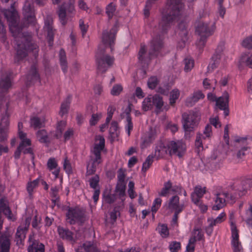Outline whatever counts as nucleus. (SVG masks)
<instances>
[{
	"mask_svg": "<svg viewBox=\"0 0 252 252\" xmlns=\"http://www.w3.org/2000/svg\"><path fill=\"white\" fill-rule=\"evenodd\" d=\"M4 14L9 22V29L13 36L14 42L17 45V54L15 57V61L19 62L25 58L29 50H35L37 52L36 44L32 42L30 35H25L22 32L21 29L18 24V14L12 7L10 10H5Z\"/></svg>",
	"mask_w": 252,
	"mask_h": 252,
	"instance_id": "1",
	"label": "nucleus"
},
{
	"mask_svg": "<svg viewBox=\"0 0 252 252\" xmlns=\"http://www.w3.org/2000/svg\"><path fill=\"white\" fill-rule=\"evenodd\" d=\"M250 180L239 181L235 182L228 191H223L217 194L215 204L212 207L214 210H219L225 205V201L234 202L235 200L246 194L247 189L250 188Z\"/></svg>",
	"mask_w": 252,
	"mask_h": 252,
	"instance_id": "2",
	"label": "nucleus"
},
{
	"mask_svg": "<svg viewBox=\"0 0 252 252\" xmlns=\"http://www.w3.org/2000/svg\"><path fill=\"white\" fill-rule=\"evenodd\" d=\"M183 7L182 0H170L167 9L162 13V19L159 23V27L163 32L181 18Z\"/></svg>",
	"mask_w": 252,
	"mask_h": 252,
	"instance_id": "3",
	"label": "nucleus"
},
{
	"mask_svg": "<svg viewBox=\"0 0 252 252\" xmlns=\"http://www.w3.org/2000/svg\"><path fill=\"white\" fill-rule=\"evenodd\" d=\"M105 139L102 136L98 135L95 137V143L91 151L90 159L87 166L86 173L88 175L93 174L97 166L101 162V153L104 148Z\"/></svg>",
	"mask_w": 252,
	"mask_h": 252,
	"instance_id": "4",
	"label": "nucleus"
},
{
	"mask_svg": "<svg viewBox=\"0 0 252 252\" xmlns=\"http://www.w3.org/2000/svg\"><path fill=\"white\" fill-rule=\"evenodd\" d=\"M161 145H162L161 144ZM186 149L185 143L181 140L176 141L171 140L167 142L163 146L157 147L155 151V156L162 157L168 153L170 155H176L182 157Z\"/></svg>",
	"mask_w": 252,
	"mask_h": 252,
	"instance_id": "5",
	"label": "nucleus"
},
{
	"mask_svg": "<svg viewBox=\"0 0 252 252\" xmlns=\"http://www.w3.org/2000/svg\"><path fill=\"white\" fill-rule=\"evenodd\" d=\"M162 46V42L160 39H154L150 44V48L148 54L146 53L144 45H141L139 52V60L142 63L148 62L149 59H152L155 56L158 55L160 50Z\"/></svg>",
	"mask_w": 252,
	"mask_h": 252,
	"instance_id": "6",
	"label": "nucleus"
},
{
	"mask_svg": "<svg viewBox=\"0 0 252 252\" xmlns=\"http://www.w3.org/2000/svg\"><path fill=\"white\" fill-rule=\"evenodd\" d=\"M214 30V28H211L207 23L202 21L197 23L195 32L199 36V39L196 42L199 48H201L204 46L207 38L212 34Z\"/></svg>",
	"mask_w": 252,
	"mask_h": 252,
	"instance_id": "7",
	"label": "nucleus"
},
{
	"mask_svg": "<svg viewBox=\"0 0 252 252\" xmlns=\"http://www.w3.org/2000/svg\"><path fill=\"white\" fill-rule=\"evenodd\" d=\"M183 125L186 132L192 131L198 125L200 116L197 112H189L184 113L183 116Z\"/></svg>",
	"mask_w": 252,
	"mask_h": 252,
	"instance_id": "8",
	"label": "nucleus"
},
{
	"mask_svg": "<svg viewBox=\"0 0 252 252\" xmlns=\"http://www.w3.org/2000/svg\"><path fill=\"white\" fill-rule=\"evenodd\" d=\"M159 132L158 126L151 127L149 130L144 133L141 137L140 144L141 148L144 149L149 146L155 141Z\"/></svg>",
	"mask_w": 252,
	"mask_h": 252,
	"instance_id": "9",
	"label": "nucleus"
},
{
	"mask_svg": "<svg viewBox=\"0 0 252 252\" xmlns=\"http://www.w3.org/2000/svg\"><path fill=\"white\" fill-rule=\"evenodd\" d=\"M66 220L70 224L82 223L85 220L84 212L79 208H70L66 213Z\"/></svg>",
	"mask_w": 252,
	"mask_h": 252,
	"instance_id": "10",
	"label": "nucleus"
},
{
	"mask_svg": "<svg viewBox=\"0 0 252 252\" xmlns=\"http://www.w3.org/2000/svg\"><path fill=\"white\" fill-rule=\"evenodd\" d=\"M98 49L100 50V55L97 54L96 56V63L98 70L101 72H105L111 66L114 62V58L107 55H101V49L100 46Z\"/></svg>",
	"mask_w": 252,
	"mask_h": 252,
	"instance_id": "11",
	"label": "nucleus"
},
{
	"mask_svg": "<svg viewBox=\"0 0 252 252\" xmlns=\"http://www.w3.org/2000/svg\"><path fill=\"white\" fill-rule=\"evenodd\" d=\"M212 135V126L207 125L203 131V134H197L196 137L195 145L198 152L202 151L206 141H209Z\"/></svg>",
	"mask_w": 252,
	"mask_h": 252,
	"instance_id": "12",
	"label": "nucleus"
},
{
	"mask_svg": "<svg viewBox=\"0 0 252 252\" xmlns=\"http://www.w3.org/2000/svg\"><path fill=\"white\" fill-rule=\"evenodd\" d=\"M74 0H70L68 2H64L59 7L58 16L62 25H64L67 23L68 16L66 12L72 13L74 11Z\"/></svg>",
	"mask_w": 252,
	"mask_h": 252,
	"instance_id": "13",
	"label": "nucleus"
},
{
	"mask_svg": "<svg viewBox=\"0 0 252 252\" xmlns=\"http://www.w3.org/2000/svg\"><path fill=\"white\" fill-rule=\"evenodd\" d=\"M24 134L21 132L20 133V139L21 141L14 153V157L15 158L18 159L20 158L21 152H23L24 154L32 153V150L30 147L31 141L30 139L25 140V139H24Z\"/></svg>",
	"mask_w": 252,
	"mask_h": 252,
	"instance_id": "14",
	"label": "nucleus"
},
{
	"mask_svg": "<svg viewBox=\"0 0 252 252\" xmlns=\"http://www.w3.org/2000/svg\"><path fill=\"white\" fill-rule=\"evenodd\" d=\"M116 33V28H113L109 32L107 31H104L102 34V42L103 44L105 47H110L111 51L113 50L112 46L114 44Z\"/></svg>",
	"mask_w": 252,
	"mask_h": 252,
	"instance_id": "15",
	"label": "nucleus"
},
{
	"mask_svg": "<svg viewBox=\"0 0 252 252\" xmlns=\"http://www.w3.org/2000/svg\"><path fill=\"white\" fill-rule=\"evenodd\" d=\"M182 188L178 186H172L170 181H168L164 184V186L161 191L158 193L161 196H168L170 194H173L181 191Z\"/></svg>",
	"mask_w": 252,
	"mask_h": 252,
	"instance_id": "16",
	"label": "nucleus"
},
{
	"mask_svg": "<svg viewBox=\"0 0 252 252\" xmlns=\"http://www.w3.org/2000/svg\"><path fill=\"white\" fill-rule=\"evenodd\" d=\"M31 220V218L28 217L26 218L25 220L18 227L16 234L17 243L19 242L21 243L22 240H24L26 238V233L28 231Z\"/></svg>",
	"mask_w": 252,
	"mask_h": 252,
	"instance_id": "17",
	"label": "nucleus"
},
{
	"mask_svg": "<svg viewBox=\"0 0 252 252\" xmlns=\"http://www.w3.org/2000/svg\"><path fill=\"white\" fill-rule=\"evenodd\" d=\"M8 115L6 113L1 119L0 123V142H3L7 140L8 131Z\"/></svg>",
	"mask_w": 252,
	"mask_h": 252,
	"instance_id": "18",
	"label": "nucleus"
},
{
	"mask_svg": "<svg viewBox=\"0 0 252 252\" xmlns=\"http://www.w3.org/2000/svg\"><path fill=\"white\" fill-rule=\"evenodd\" d=\"M231 231V245L234 252H239L242 249L241 242L239 239V234L237 229L234 226L232 228Z\"/></svg>",
	"mask_w": 252,
	"mask_h": 252,
	"instance_id": "19",
	"label": "nucleus"
},
{
	"mask_svg": "<svg viewBox=\"0 0 252 252\" xmlns=\"http://www.w3.org/2000/svg\"><path fill=\"white\" fill-rule=\"evenodd\" d=\"M206 192L205 187L200 186H196L191 194V199L193 203H198Z\"/></svg>",
	"mask_w": 252,
	"mask_h": 252,
	"instance_id": "20",
	"label": "nucleus"
},
{
	"mask_svg": "<svg viewBox=\"0 0 252 252\" xmlns=\"http://www.w3.org/2000/svg\"><path fill=\"white\" fill-rule=\"evenodd\" d=\"M10 236L7 234L0 235V252H9Z\"/></svg>",
	"mask_w": 252,
	"mask_h": 252,
	"instance_id": "21",
	"label": "nucleus"
},
{
	"mask_svg": "<svg viewBox=\"0 0 252 252\" xmlns=\"http://www.w3.org/2000/svg\"><path fill=\"white\" fill-rule=\"evenodd\" d=\"M188 21L187 19L181 20L178 25V29L180 31L179 34L182 37V46H184L185 41L187 40L188 34Z\"/></svg>",
	"mask_w": 252,
	"mask_h": 252,
	"instance_id": "22",
	"label": "nucleus"
},
{
	"mask_svg": "<svg viewBox=\"0 0 252 252\" xmlns=\"http://www.w3.org/2000/svg\"><path fill=\"white\" fill-rule=\"evenodd\" d=\"M48 169L55 176V178L58 177L60 168L58 166L57 161L55 158H50L47 161Z\"/></svg>",
	"mask_w": 252,
	"mask_h": 252,
	"instance_id": "23",
	"label": "nucleus"
},
{
	"mask_svg": "<svg viewBox=\"0 0 252 252\" xmlns=\"http://www.w3.org/2000/svg\"><path fill=\"white\" fill-rule=\"evenodd\" d=\"M229 95L226 92L224 93L221 96L216 100V105L220 109H224L228 108Z\"/></svg>",
	"mask_w": 252,
	"mask_h": 252,
	"instance_id": "24",
	"label": "nucleus"
},
{
	"mask_svg": "<svg viewBox=\"0 0 252 252\" xmlns=\"http://www.w3.org/2000/svg\"><path fill=\"white\" fill-rule=\"evenodd\" d=\"M152 98L153 105L156 106V111L157 113L162 111L163 110V108H165L166 110H167V108H166L165 107L163 108V101L162 97L158 94H156L152 96Z\"/></svg>",
	"mask_w": 252,
	"mask_h": 252,
	"instance_id": "25",
	"label": "nucleus"
},
{
	"mask_svg": "<svg viewBox=\"0 0 252 252\" xmlns=\"http://www.w3.org/2000/svg\"><path fill=\"white\" fill-rule=\"evenodd\" d=\"M122 117L123 118H126V124H125V129L126 132L128 136L130 134V132L133 129V124L131 122V119L130 117V112L129 110L127 111L126 112L123 113L122 114Z\"/></svg>",
	"mask_w": 252,
	"mask_h": 252,
	"instance_id": "26",
	"label": "nucleus"
},
{
	"mask_svg": "<svg viewBox=\"0 0 252 252\" xmlns=\"http://www.w3.org/2000/svg\"><path fill=\"white\" fill-rule=\"evenodd\" d=\"M168 208L170 209L175 210L180 213L182 210V207L179 205V197L178 196H173L169 200Z\"/></svg>",
	"mask_w": 252,
	"mask_h": 252,
	"instance_id": "27",
	"label": "nucleus"
},
{
	"mask_svg": "<svg viewBox=\"0 0 252 252\" xmlns=\"http://www.w3.org/2000/svg\"><path fill=\"white\" fill-rule=\"evenodd\" d=\"M11 83L9 76H3L0 81V94L6 92L10 87Z\"/></svg>",
	"mask_w": 252,
	"mask_h": 252,
	"instance_id": "28",
	"label": "nucleus"
},
{
	"mask_svg": "<svg viewBox=\"0 0 252 252\" xmlns=\"http://www.w3.org/2000/svg\"><path fill=\"white\" fill-rule=\"evenodd\" d=\"M58 230L60 236L63 239L72 242H75L73 234L69 230L60 227H58Z\"/></svg>",
	"mask_w": 252,
	"mask_h": 252,
	"instance_id": "29",
	"label": "nucleus"
},
{
	"mask_svg": "<svg viewBox=\"0 0 252 252\" xmlns=\"http://www.w3.org/2000/svg\"><path fill=\"white\" fill-rule=\"evenodd\" d=\"M126 184L125 183L118 182L116 188L115 194L119 196L122 202L125 199Z\"/></svg>",
	"mask_w": 252,
	"mask_h": 252,
	"instance_id": "30",
	"label": "nucleus"
},
{
	"mask_svg": "<svg viewBox=\"0 0 252 252\" xmlns=\"http://www.w3.org/2000/svg\"><path fill=\"white\" fill-rule=\"evenodd\" d=\"M45 119L44 117H33L31 119L30 124L34 128H40L44 126Z\"/></svg>",
	"mask_w": 252,
	"mask_h": 252,
	"instance_id": "31",
	"label": "nucleus"
},
{
	"mask_svg": "<svg viewBox=\"0 0 252 252\" xmlns=\"http://www.w3.org/2000/svg\"><path fill=\"white\" fill-rule=\"evenodd\" d=\"M25 18L29 23H33L34 22V15L29 6V4H26L23 8Z\"/></svg>",
	"mask_w": 252,
	"mask_h": 252,
	"instance_id": "32",
	"label": "nucleus"
},
{
	"mask_svg": "<svg viewBox=\"0 0 252 252\" xmlns=\"http://www.w3.org/2000/svg\"><path fill=\"white\" fill-rule=\"evenodd\" d=\"M119 133L118 124L116 121H113L109 129V134L112 140H115L118 137Z\"/></svg>",
	"mask_w": 252,
	"mask_h": 252,
	"instance_id": "33",
	"label": "nucleus"
},
{
	"mask_svg": "<svg viewBox=\"0 0 252 252\" xmlns=\"http://www.w3.org/2000/svg\"><path fill=\"white\" fill-rule=\"evenodd\" d=\"M29 252H44V246L37 242L33 243L28 248Z\"/></svg>",
	"mask_w": 252,
	"mask_h": 252,
	"instance_id": "34",
	"label": "nucleus"
},
{
	"mask_svg": "<svg viewBox=\"0 0 252 252\" xmlns=\"http://www.w3.org/2000/svg\"><path fill=\"white\" fill-rule=\"evenodd\" d=\"M60 64L62 69L65 73L67 71V64L66 59L65 53L64 50H61L59 53Z\"/></svg>",
	"mask_w": 252,
	"mask_h": 252,
	"instance_id": "35",
	"label": "nucleus"
},
{
	"mask_svg": "<svg viewBox=\"0 0 252 252\" xmlns=\"http://www.w3.org/2000/svg\"><path fill=\"white\" fill-rule=\"evenodd\" d=\"M71 102V97L70 96L67 98L62 103L60 115L63 117L64 115L66 114L68 112V109L69 108L70 103Z\"/></svg>",
	"mask_w": 252,
	"mask_h": 252,
	"instance_id": "36",
	"label": "nucleus"
},
{
	"mask_svg": "<svg viewBox=\"0 0 252 252\" xmlns=\"http://www.w3.org/2000/svg\"><path fill=\"white\" fill-rule=\"evenodd\" d=\"M44 29L47 32V37L49 39V44L53 40L54 31L50 21H46L45 22Z\"/></svg>",
	"mask_w": 252,
	"mask_h": 252,
	"instance_id": "37",
	"label": "nucleus"
},
{
	"mask_svg": "<svg viewBox=\"0 0 252 252\" xmlns=\"http://www.w3.org/2000/svg\"><path fill=\"white\" fill-rule=\"evenodd\" d=\"M205 95L201 91H197L193 94L192 96L189 97L187 99V103H189L190 105L194 103L200 99H203Z\"/></svg>",
	"mask_w": 252,
	"mask_h": 252,
	"instance_id": "38",
	"label": "nucleus"
},
{
	"mask_svg": "<svg viewBox=\"0 0 252 252\" xmlns=\"http://www.w3.org/2000/svg\"><path fill=\"white\" fill-rule=\"evenodd\" d=\"M153 101L152 95L146 97L142 103V109L144 111H147L151 109L153 107Z\"/></svg>",
	"mask_w": 252,
	"mask_h": 252,
	"instance_id": "39",
	"label": "nucleus"
},
{
	"mask_svg": "<svg viewBox=\"0 0 252 252\" xmlns=\"http://www.w3.org/2000/svg\"><path fill=\"white\" fill-rule=\"evenodd\" d=\"M226 218V214L224 212H222L216 219H208V221H211V224H215L216 225L222 222L225 220Z\"/></svg>",
	"mask_w": 252,
	"mask_h": 252,
	"instance_id": "40",
	"label": "nucleus"
},
{
	"mask_svg": "<svg viewBox=\"0 0 252 252\" xmlns=\"http://www.w3.org/2000/svg\"><path fill=\"white\" fill-rule=\"evenodd\" d=\"M39 179L37 178L32 182H29L27 184V190L30 197L32 196L34 189H35L39 184Z\"/></svg>",
	"mask_w": 252,
	"mask_h": 252,
	"instance_id": "41",
	"label": "nucleus"
},
{
	"mask_svg": "<svg viewBox=\"0 0 252 252\" xmlns=\"http://www.w3.org/2000/svg\"><path fill=\"white\" fill-rule=\"evenodd\" d=\"M0 202L2 203V204L0 206V213L1 212H3V214L6 216L9 219L12 220V217L11 216V212L9 208L7 206L3 200H0Z\"/></svg>",
	"mask_w": 252,
	"mask_h": 252,
	"instance_id": "42",
	"label": "nucleus"
},
{
	"mask_svg": "<svg viewBox=\"0 0 252 252\" xmlns=\"http://www.w3.org/2000/svg\"><path fill=\"white\" fill-rule=\"evenodd\" d=\"M221 57V55L220 54H215L213 56L212 59L214 62L209 65L208 67L209 71L213 70L218 66V64L220 63V60Z\"/></svg>",
	"mask_w": 252,
	"mask_h": 252,
	"instance_id": "43",
	"label": "nucleus"
},
{
	"mask_svg": "<svg viewBox=\"0 0 252 252\" xmlns=\"http://www.w3.org/2000/svg\"><path fill=\"white\" fill-rule=\"evenodd\" d=\"M36 137L41 143H46L48 140L47 132L44 129L38 130L36 133Z\"/></svg>",
	"mask_w": 252,
	"mask_h": 252,
	"instance_id": "44",
	"label": "nucleus"
},
{
	"mask_svg": "<svg viewBox=\"0 0 252 252\" xmlns=\"http://www.w3.org/2000/svg\"><path fill=\"white\" fill-rule=\"evenodd\" d=\"M240 62L241 63H245L250 67H252V54L251 55L246 54L242 55Z\"/></svg>",
	"mask_w": 252,
	"mask_h": 252,
	"instance_id": "45",
	"label": "nucleus"
},
{
	"mask_svg": "<svg viewBox=\"0 0 252 252\" xmlns=\"http://www.w3.org/2000/svg\"><path fill=\"white\" fill-rule=\"evenodd\" d=\"M180 96V91L177 89H173L170 93L169 102L171 105H173Z\"/></svg>",
	"mask_w": 252,
	"mask_h": 252,
	"instance_id": "46",
	"label": "nucleus"
},
{
	"mask_svg": "<svg viewBox=\"0 0 252 252\" xmlns=\"http://www.w3.org/2000/svg\"><path fill=\"white\" fill-rule=\"evenodd\" d=\"M203 238V234L200 229H194L192 233V236L189 239H193L194 242L201 240Z\"/></svg>",
	"mask_w": 252,
	"mask_h": 252,
	"instance_id": "47",
	"label": "nucleus"
},
{
	"mask_svg": "<svg viewBox=\"0 0 252 252\" xmlns=\"http://www.w3.org/2000/svg\"><path fill=\"white\" fill-rule=\"evenodd\" d=\"M66 126V122L64 121H61L58 123L57 126L56 132L55 136L57 138L62 136V133Z\"/></svg>",
	"mask_w": 252,
	"mask_h": 252,
	"instance_id": "48",
	"label": "nucleus"
},
{
	"mask_svg": "<svg viewBox=\"0 0 252 252\" xmlns=\"http://www.w3.org/2000/svg\"><path fill=\"white\" fill-rule=\"evenodd\" d=\"M60 187L55 186L51 189V195L52 197V201L55 204L59 200L58 192L60 189Z\"/></svg>",
	"mask_w": 252,
	"mask_h": 252,
	"instance_id": "49",
	"label": "nucleus"
},
{
	"mask_svg": "<svg viewBox=\"0 0 252 252\" xmlns=\"http://www.w3.org/2000/svg\"><path fill=\"white\" fill-rule=\"evenodd\" d=\"M217 84V81L214 80H209L205 79L203 82V85L205 89H215Z\"/></svg>",
	"mask_w": 252,
	"mask_h": 252,
	"instance_id": "50",
	"label": "nucleus"
},
{
	"mask_svg": "<svg viewBox=\"0 0 252 252\" xmlns=\"http://www.w3.org/2000/svg\"><path fill=\"white\" fill-rule=\"evenodd\" d=\"M154 156L150 155L146 158L145 162L143 163L142 170L146 172L150 167L153 162Z\"/></svg>",
	"mask_w": 252,
	"mask_h": 252,
	"instance_id": "51",
	"label": "nucleus"
},
{
	"mask_svg": "<svg viewBox=\"0 0 252 252\" xmlns=\"http://www.w3.org/2000/svg\"><path fill=\"white\" fill-rule=\"evenodd\" d=\"M184 70L187 72L190 71L194 67V61L191 58H186L184 60Z\"/></svg>",
	"mask_w": 252,
	"mask_h": 252,
	"instance_id": "52",
	"label": "nucleus"
},
{
	"mask_svg": "<svg viewBox=\"0 0 252 252\" xmlns=\"http://www.w3.org/2000/svg\"><path fill=\"white\" fill-rule=\"evenodd\" d=\"M31 79L30 81L31 82L37 80L40 81L39 75L37 73L36 69L34 66H32L31 68L30 73L28 76V79Z\"/></svg>",
	"mask_w": 252,
	"mask_h": 252,
	"instance_id": "53",
	"label": "nucleus"
},
{
	"mask_svg": "<svg viewBox=\"0 0 252 252\" xmlns=\"http://www.w3.org/2000/svg\"><path fill=\"white\" fill-rule=\"evenodd\" d=\"M161 202L162 200L160 198H157L154 201L151 209L153 215L157 212L158 210L160 207Z\"/></svg>",
	"mask_w": 252,
	"mask_h": 252,
	"instance_id": "54",
	"label": "nucleus"
},
{
	"mask_svg": "<svg viewBox=\"0 0 252 252\" xmlns=\"http://www.w3.org/2000/svg\"><path fill=\"white\" fill-rule=\"evenodd\" d=\"M159 233L162 237H167L169 235L167 226L165 224H162L158 226Z\"/></svg>",
	"mask_w": 252,
	"mask_h": 252,
	"instance_id": "55",
	"label": "nucleus"
},
{
	"mask_svg": "<svg viewBox=\"0 0 252 252\" xmlns=\"http://www.w3.org/2000/svg\"><path fill=\"white\" fill-rule=\"evenodd\" d=\"M169 248L171 252H178L181 249V243L177 241L171 242Z\"/></svg>",
	"mask_w": 252,
	"mask_h": 252,
	"instance_id": "56",
	"label": "nucleus"
},
{
	"mask_svg": "<svg viewBox=\"0 0 252 252\" xmlns=\"http://www.w3.org/2000/svg\"><path fill=\"white\" fill-rule=\"evenodd\" d=\"M115 5L113 3H110L106 8V13L109 18H111L115 11Z\"/></svg>",
	"mask_w": 252,
	"mask_h": 252,
	"instance_id": "57",
	"label": "nucleus"
},
{
	"mask_svg": "<svg viewBox=\"0 0 252 252\" xmlns=\"http://www.w3.org/2000/svg\"><path fill=\"white\" fill-rule=\"evenodd\" d=\"M158 78L156 77L152 76L151 77L148 81V87L151 89H154L156 88L158 85Z\"/></svg>",
	"mask_w": 252,
	"mask_h": 252,
	"instance_id": "58",
	"label": "nucleus"
},
{
	"mask_svg": "<svg viewBox=\"0 0 252 252\" xmlns=\"http://www.w3.org/2000/svg\"><path fill=\"white\" fill-rule=\"evenodd\" d=\"M123 91V87L121 85L117 84L114 85L111 91V94L113 95H118Z\"/></svg>",
	"mask_w": 252,
	"mask_h": 252,
	"instance_id": "59",
	"label": "nucleus"
},
{
	"mask_svg": "<svg viewBox=\"0 0 252 252\" xmlns=\"http://www.w3.org/2000/svg\"><path fill=\"white\" fill-rule=\"evenodd\" d=\"M99 181V178L97 175H95L93 177L91 178L89 181L91 187L94 189H98L97 187Z\"/></svg>",
	"mask_w": 252,
	"mask_h": 252,
	"instance_id": "60",
	"label": "nucleus"
},
{
	"mask_svg": "<svg viewBox=\"0 0 252 252\" xmlns=\"http://www.w3.org/2000/svg\"><path fill=\"white\" fill-rule=\"evenodd\" d=\"M248 218L246 220L247 223L252 228V206H250L246 212Z\"/></svg>",
	"mask_w": 252,
	"mask_h": 252,
	"instance_id": "61",
	"label": "nucleus"
},
{
	"mask_svg": "<svg viewBox=\"0 0 252 252\" xmlns=\"http://www.w3.org/2000/svg\"><path fill=\"white\" fill-rule=\"evenodd\" d=\"M101 116L102 115L101 114H93L90 120V125L92 126L95 125L101 118Z\"/></svg>",
	"mask_w": 252,
	"mask_h": 252,
	"instance_id": "62",
	"label": "nucleus"
},
{
	"mask_svg": "<svg viewBox=\"0 0 252 252\" xmlns=\"http://www.w3.org/2000/svg\"><path fill=\"white\" fill-rule=\"evenodd\" d=\"M242 46L248 49L252 48V36L245 39L243 41Z\"/></svg>",
	"mask_w": 252,
	"mask_h": 252,
	"instance_id": "63",
	"label": "nucleus"
},
{
	"mask_svg": "<svg viewBox=\"0 0 252 252\" xmlns=\"http://www.w3.org/2000/svg\"><path fill=\"white\" fill-rule=\"evenodd\" d=\"M117 196L115 194H109L104 196V201L107 203H111L113 202L116 199Z\"/></svg>",
	"mask_w": 252,
	"mask_h": 252,
	"instance_id": "64",
	"label": "nucleus"
}]
</instances>
